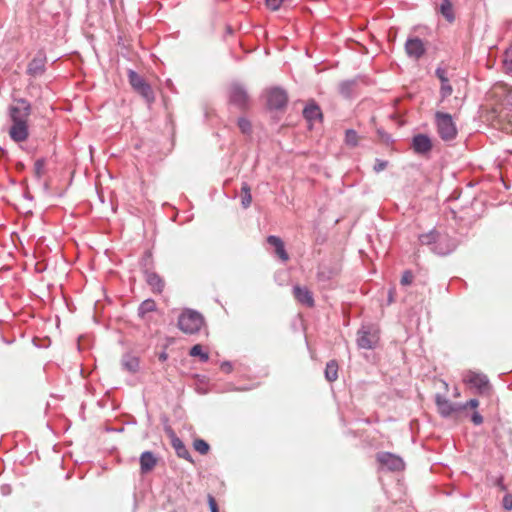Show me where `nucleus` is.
Returning <instances> with one entry per match:
<instances>
[{"label":"nucleus","instance_id":"obj_4","mask_svg":"<svg viewBox=\"0 0 512 512\" xmlns=\"http://www.w3.org/2000/svg\"><path fill=\"white\" fill-rule=\"evenodd\" d=\"M435 117L438 134L441 139L444 141L453 140L457 135V129L451 115L437 112Z\"/></svg>","mask_w":512,"mask_h":512},{"label":"nucleus","instance_id":"obj_39","mask_svg":"<svg viewBox=\"0 0 512 512\" xmlns=\"http://www.w3.org/2000/svg\"><path fill=\"white\" fill-rule=\"evenodd\" d=\"M229 366V363H226L225 365H223V368L228 369Z\"/></svg>","mask_w":512,"mask_h":512},{"label":"nucleus","instance_id":"obj_36","mask_svg":"<svg viewBox=\"0 0 512 512\" xmlns=\"http://www.w3.org/2000/svg\"><path fill=\"white\" fill-rule=\"evenodd\" d=\"M503 507L506 510H511L512 509V496L511 495L504 496V498H503Z\"/></svg>","mask_w":512,"mask_h":512},{"label":"nucleus","instance_id":"obj_25","mask_svg":"<svg viewBox=\"0 0 512 512\" xmlns=\"http://www.w3.org/2000/svg\"><path fill=\"white\" fill-rule=\"evenodd\" d=\"M338 376V364L335 361H330L326 365L325 378L329 382H333Z\"/></svg>","mask_w":512,"mask_h":512},{"label":"nucleus","instance_id":"obj_28","mask_svg":"<svg viewBox=\"0 0 512 512\" xmlns=\"http://www.w3.org/2000/svg\"><path fill=\"white\" fill-rule=\"evenodd\" d=\"M194 449L202 455H205L209 452L210 446L203 439H196L193 442Z\"/></svg>","mask_w":512,"mask_h":512},{"label":"nucleus","instance_id":"obj_31","mask_svg":"<svg viewBox=\"0 0 512 512\" xmlns=\"http://www.w3.org/2000/svg\"><path fill=\"white\" fill-rule=\"evenodd\" d=\"M345 141L348 145L356 146L358 143V135L354 130H347L345 135Z\"/></svg>","mask_w":512,"mask_h":512},{"label":"nucleus","instance_id":"obj_24","mask_svg":"<svg viewBox=\"0 0 512 512\" xmlns=\"http://www.w3.org/2000/svg\"><path fill=\"white\" fill-rule=\"evenodd\" d=\"M190 356L198 357L201 362H207L209 359V355L207 350L200 344L194 345L190 349Z\"/></svg>","mask_w":512,"mask_h":512},{"label":"nucleus","instance_id":"obj_12","mask_svg":"<svg viewBox=\"0 0 512 512\" xmlns=\"http://www.w3.org/2000/svg\"><path fill=\"white\" fill-rule=\"evenodd\" d=\"M339 263L321 264L317 272V279L320 282H327L334 279L340 273Z\"/></svg>","mask_w":512,"mask_h":512},{"label":"nucleus","instance_id":"obj_26","mask_svg":"<svg viewBox=\"0 0 512 512\" xmlns=\"http://www.w3.org/2000/svg\"><path fill=\"white\" fill-rule=\"evenodd\" d=\"M241 203L244 208H248L252 202V195L250 186L247 183H243L241 187Z\"/></svg>","mask_w":512,"mask_h":512},{"label":"nucleus","instance_id":"obj_6","mask_svg":"<svg viewBox=\"0 0 512 512\" xmlns=\"http://www.w3.org/2000/svg\"><path fill=\"white\" fill-rule=\"evenodd\" d=\"M130 85L133 87L135 92H137L144 101L150 106L154 100L155 95L152 87L149 83L146 82L144 78L137 75L135 72L130 70Z\"/></svg>","mask_w":512,"mask_h":512},{"label":"nucleus","instance_id":"obj_11","mask_svg":"<svg viewBox=\"0 0 512 512\" xmlns=\"http://www.w3.org/2000/svg\"><path fill=\"white\" fill-rule=\"evenodd\" d=\"M46 60V55L43 51L37 52L28 64L27 73L33 77L42 75L45 72Z\"/></svg>","mask_w":512,"mask_h":512},{"label":"nucleus","instance_id":"obj_10","mask_svg":"<svg viewBox=\"0 0 512 512\" xmlns=\"http://www.w3.org/2000/svg\"><path fill=\"white\" fill-rule=\"evenodd\" d=\"M288 96L280 88H271L267 91V104L271 109H281L286 106Z\"/></svg>","mask_w":512,"mask_h":512},{"label":"nucleus","instance_id":"obj_1","mask_svg":"<svg viewBox=\"0 0 512 512\" xmlns=\"http://www.w3.org/2000/svg\"><path fill=\"white\" fill-rule=\"evenodd\" d=\"M460 391L457 386H444L443 391L438 392L435 396V403L438 413L444 418H453L460 420L465 411L473 410L471 421L474 425H481L483 417L476 411L479 406L477 399H470L465 403L459 402Z\"/></svg>","mask_w":512,"mask_h":512},{"label":"nucleus","instance_id":"obj_5","mask_svg":"<svg viewBox=\"0 0 512 512\" xmlns=\"http://www.w3.org/2000/svg\"><path fill=\"white\" fill-rule=\"evenodd\" d=\"M379 342V329L374 325H363L357 333V344L362 349H374Z\"/></svg>","mask_w":512,"mask_h":512},{"label":"nucleus","instance_id":"obj_8","mask_svg":"<svg viewBox=\"0 0 512 512\" xmlns=\"http://www.w3.org/2000/svg\"><path fill=\"white\" fill-rule=\"evenodd\" d=\"M436 76L440 80V95L442 99L449 97L453 93L451 81L454 78V73L445 68H437Z\"/></svg>","mask_w":512,"mask_h":512},{"label":"nucleus","instance_id":"obj_20","mask_svg":"<svg viewBox=\"0 0 512 512\" xmlns=\"http://www.w3.org/2000/svg\"><path fill=\"white\" fill-rule=\"evenodd\" d=\"M303 115L305 119L310 123L315 122L317 120L321 121L322 119L321 110L315 104L307 105L303 110Z\"/></svg>","mask_w":512,"mask_h":512},{"label":"nucleus","instance_id":"obj_14","mask_svg":"<svg viewBox=\"0 0 512 512\" xmlns=\"http://www.w3.org/2000/svg\"><path fill=\"white\" fill-rule=\"evenodd\" d=\"M412 148L417 154H426L432 149V143L427 135L418 134L413 137Z\"/></svg>","mask_w":512,"mask_h":512},{"label":"nucleus","instance_id":"obj_18","mask_svg":"<svg viewBox=\"0 0 512 512\" xmlns=\"http://www.w3.org/2000/svg\"><path fill=\"white\" fill-rule=\"evenodd\" d=\"M493 94L497 97H503V104L512 105V88L506 84L499 83L493 87Z\"/></svg>","mask_w":512,"mask_h":512},{"label":"nucleus","instance_id":"obj_27","mask_svg":"<svg viewBox=\"0 0 512 512\" xmlns=\"http://www.w3.org/2000/svg\"><path fill=\"white\" fill-rule=\"evenodd\" d=\"M156 308V304L153 300L147 299L141 303L138 309V314L140 317L144 318L145 315L149 312L154 311Z\"/></svg>","mask_w":512,"mask_h":512},{"label":"nucleus","instance_id":"obj_34","mask_svg":"<svg viewBox=\"0 0 512 512\" xmlns=\"http://www.w3.org/2000/svg\"><path fill=\"white\" fill-rule=\"evenodd\" d=\"M413 281V274L411 271H405L401 277V284L402 285H410Z\"/></svg>","mask_w":512,"mask_h":512},{"label":"nucleus","instance_id":"obj_35","mask_svg":"<svg viewBox=\"0 0 512 512\" xmlns=\"http://www.w3.org/2000/svg\"><path fill=\"white\" fill-rule=\"evenodd\" d=\"M208 504L211 512H219L215 498L212 495H208Z\"/></svg>","mask_w":512,"mask_h":512},{"label":"nucleus","instance_id":"obj_22","mask_svg":"<svg viewBox=\"0 0 512 512\" xmlns=\"http://www.w3.org/2000/svg\"><path fill=\"white\" fill-rule=\"evenodd\" d=\"M439 11L448 22H453L455 19L453 5L450 0H441L439 3Z\"/></svg>","mask_w":512,"mask_h":512},{"label":"nucleus","instance_id":"obj_15","mask_svg":"<svg viewBox=\"0 0 512 512\" xmlns=\"http://www.w3.org/2000/svg\"><path fill=\"white\" fill-rule=\"evenodd\" d=\"M405 49L410 57L416 59L420 58L425 52L424 44L419 38L408 39L405 44Z\"/></svg>","mask_w":512,"mask_h":512},{"label":"nucleus","instance_id":"obj_30","mask_svg":"<svg viewBox=\"0 0 512 512\" xmlns=\"http://www.w3.org/2000/svg\"><path fill=\"white\" fill-rule=\"evenodd\" d=\"M45 172V160L38 159L34 163V173L37 178H41Z\"/></svg>","mask_w":512,"mask_h":512},{"label":"nucleus","instance_id":"obj_32","mask_svg":"<svg viewBox=\"0 0 512 512\" xmlns=\"http://www.w3.org/2000/svg\"><path fill=\"white\" fill-rule=\"evenodd\" d=\"M503 64H504L505 69L508 72L512 73V48L508 49L505 52Z\"/></svg>","mask_w":512,"mask_h":512},{"label":"nucleus","instance_id":"obj_38","mask_svg":"<svg viewBox=\"0 0 512 512\" xmlns=\"http://www.w3.org/2000/svg\"><path fill=\"white\" fill-rule=\"evenodd\" d=\"M229 366V363H226L225 365H223V368L228 369Z\"/></svg>","mask_w":512,"mask_h":512},{"label":"nucleus","instance_id":"obj_23","mask_svg":"<svg viewBox=\"0 0 512 512\" xmlns=\"http://www.w3.org/2000/svg\"><path fill=\"white\" fill-rule=\"evenodd\" d=\"M156 464V458L150 452H144L140 458V465L142 472L151 471Z\"/></svg>","mask_w":512,"mask_h":512},{"label":"nucleus","instance_id":"obj_9","mask_svg":"<svg viewBox=\"0 0 512 512\" xmlns=\"http://www.w3.org/2000/svg\"><path fill=\"white\" fill-rule=\"evenodd\" d=\"M377 461L392 471H400L404 469V462L401 457L389 452H381L377 454Z\"/></svg>","mask_w":512,"mask_h":512},{"label":"nucleus","instance_id":"obj_37","mask_svg":"<svg viewBox=\"0 0 512 512\" xmlns=\"http://www.w3.org/2000/svg\"><path fill=\"white\" fill-rule=\"evenodd\" d=\"M386 166H387V162L378 160L374 166V170L376 172H380V171L384 170L386 168Z\"/></svg>","mask_w":512,"mask_h":512},{"label":"nucleus","instance_id":"obj_21","mask_svg":"<svg viewBox=\"0 0 512 512\" xmlns=\"http://www.w3.org/2000/svg\"><path fill=\"white\" fill-rule=\"evenodd\" d=\"M464 384H488V379L485 375L469 371L464 375Z\"/></svg>","mask_w":512,"mask_h":512},{"label":"nucleus","instance_id":"obj_3","mask_svg":"<svg viewBox=\"0 0 512 512\" xmlns=\"http://www.w3.org/2000/svg\"><path fill=\"white\" fill-rule=\"evenodd\" d=\"M205 326V320L201 313L192 310H184L178 318L179 329L186 334H196Z\"/></svg>","mask_w":512,"mask_h":512},{"label":"nucleus","instance_id":"obj_2","mask_svg":"<svg viewBox=\"0 0 512 512\" xmlns=\"http://www.w3.org/2000/svg\"><path fill=\"white\" fill-rule=\"evenodd\" d=\"M30 113L31 106L24 99L18 100L16 105L11 107L10 115L13 124L9 130V135L15 142H23L28 138L29 133L27 122Z\"/></svg>","mask_w":512,"mask_h":512},{"label":"nucleus","instance_id":"obj_19","mask_svg":"<svg viewBox=\"0 0 512 512\" xmlns=\"http://www.w3.org/2000/svg\"><path fill=\"white\" fill-rule=\"evenodd\" d=\"M171 445L180 458L193 462L191 455L184 443L173 433L171 435Z\"/></svg>","mask_w":512,"mask_h":512},{"label":"nucleus","instance_id":"obj_40","mask_svg":"<svg viewBox=\"0 0 512 512\" xmlns=\"http://www.w3.org/2000/svg\"><path fill=\"white\" fill-rule=\"evenodd\" d=\"M123 366H124V368L128 367V363L127 362H123Z\"/></svg>","mask_w":512,"mask_h":512},{"label":"nucleus","instance_id":"obj_29","mask_svg":"<svg viewBox=\"0 0 512 512\" xmlns=\"http://www.w3.org/2000/svg\"><path fill=\"white\" fill-rule=\"evenodd\" d=\"M238 127L239 129L241 130V132L243 134H250L251 131H252V125H251V122L244 118V117H241L238 119Z\"/></svg>","mask_w":512,"mask_h":512},{"label":"nucleus","instance_id":"obj_17","mask_svg":"<svg viewBox=\"0 0 512 512\" xmlns=\"http://www.w3.org/2000/svg\"><path fill=\"white\" fill-rule=\"evenodd\" d=\"M268 244L274 247L276 255L283 261L289 260V255L285 250L284 242L278 236L271 235L267 238Z\"/></svg>","mask_w":512,"mask_h":512},{"label":"nucleus","instance_id":"obj_7","mask_svg":"<svg viewBox=\"0 0 512 512\" xmlns=\"http://www.w3.org/2000/svg\"><path fill=\"white\" fill-rule=\"evenodd\" d=\"M229 99L232 104L241 110L247 109L249 106V96L244 88L238 84L230 87Z\"/></svg>","mask_w":512,"mask_h":512},{"label":"nucleus","instance_id":"obj_33","mask_svg":"<svg viewBox=\"0 0 512 512\" xmlns=\"http://www.w3.org/2000/svg\"><path fill=\"white\" fill-rule=\"evenodd\" d=\"M283 1L284 0H265V5L268 9L275 11L281 7Z\"/></svg>","mask_w":512,"mask_h":512},{"label":"nucleus","instance_id":"obj_16","mask_svg":"<svg viewBox=\"0 0 512 512\" xmlns=\"http://www.w3.org/2000/svg\"><path fill=\"white\" fill-rule=\"evenodd\" d=\"M145 280L154 293H161L164 290V280L155 272L146 271Z\"/></svg>","mask_w":512,"mask_h":512},{"label":"nucleus","instance_id":"obj_13","mask_svg":"<svg viewBox=\"0 0 512 512\" xmlns=\"http://www.w3.org/2000/svg\"><path fill=\"white\" fill-rule=\"evenodd\" d=\"M294 298L302 305L313 307L315 304L312 292L307 287L295 285L293 287Z\"/></svg>","mask_w":512,"mask_h":512}]
</instances>
